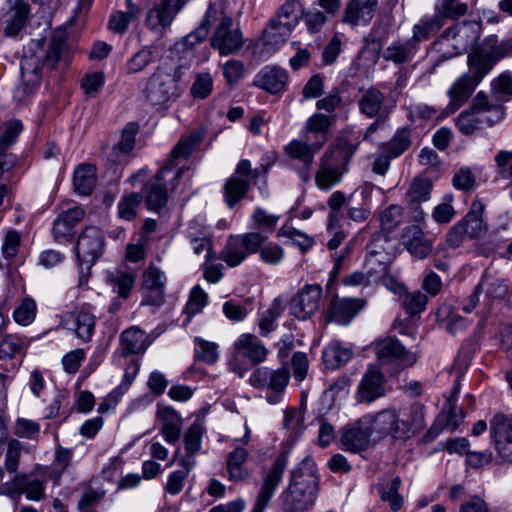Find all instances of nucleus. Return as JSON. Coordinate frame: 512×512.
Segmentation results:
<instances>
[{
    "label": "nucleus",
    "mask_w": 512,
    "mask_h": 512,
    "mask_svg": "<svg viewBox=\"0 0 512 512\" xmlns=\"http://www.w3.org/2000/svg\"><path fill=\"white\" fill-rule=\"evenodd\" d=\"M335 120L336 116L314 113L305 122L300 135L312 142L315 148L322 149L329 139L330 130Z\"/></svg>",
    "instance_id": "nucleus-24"
},
{
    "label": "nucleus",
    "mask_w": 512,
    "mask_h": 512,
    "mask_svg": "<svg viewBox=\"0 0 512 512\" xmlns=\"http://www.w3.org/2000/svg\"><path fill=\"white\" fill-rule=\"evenodd\" d=\"M204 132L201 130L192 131L189 135L182 137L170 152L166 164L159 169L153 179L145 186V203L149 210L158 211L163 208L168 200V191H173L178 183L183 168H178L179 160H187L195 148L201 143Z\"/></svg>",
    "instance_id": "nucleus-2"
},
{
    "label": "nucleus",
    "mask_w": 512,
    "mask_h": 512,
    "mask_svg": "<svg viewBox=\"0 0 512 512\" xmlns=\"http://www.w3.org/2000/svg\"><path fill=\"white\" fill-rule=\"evenodd\" d=\"M371 439H373V435L370 432L369 421H365V415L342 429L341 442L350 452L366 451L370 446Z\"/></svg>",
    "instance_id": "nucleus-20"
},
{
    "label": "nucleus",
    "mask_w": 512,
    "mask_h": 512,
    "mask_svg": "<svg viewBox=\"0 0 512 512\" xmlns=\"http://www.w3.org/2000/svg\"><path fill=\"white\" fill-rule=\"evenodd\" d=\"M511 55V40L499 42L497 36H489L481 47L468 54V72L463 74L479 85L500 59Z\"/></svg>",
    "instance_id": "nucleus-5"
},
{
    "label": "nucleus",
    "mask_w": 512,
    "mask_h": 512,
    "mask_svg": "<svg viewBox=\"0 0 512 512\" xmlns=\"http://www.w3.org/2000/svg\"><path fill=\"white\" fill-rule=\"evenodd\" d=\"M67 324L70 325L69 329L75 331L78 338L88 341L94 331L95 317L88 311L80 310L71 316V320H68Z\"/></svg>",
    "instance_id": "nucleus-46"
},
{
    "label": "nucleus",
    "mask_w": 512,
    "mask_h": 512,
    "mask_svg": "<svg viewBox=\"0 0 512 512\" xmlns=\"http://www.w3.org/2000/svg\"><path fill=\"white\" fill-rule=\"evenodd\" d=\"M194 344V358L196 361L212 365L218 360V345L215 342L204 340L201 337H195Z\"/></svg>",
    "instance_id": "nucleus-55"
},
{
    "label": "nucleus",
    "mask_w": 512,
    "mask_h": 512,
    "mask_svg": "<svg viewBox=\"0 0 512 512\" xmlns=\"http://www.w3.org/2000/svg\"><path fill=\"white\" fill-rule=\"evenodd\" d=\"M402 480L399 476H395L390 482L379 484L378 491L383 502H387L390 508L396 512L400 510L404 504L403 497L399 494Z\"/></svg>",
    "instance_id": "nucleus-50"
},
{
    "label": "nucleus",
    "mask_w": 512,
    "mask_h": 512,
    "mask_svg": "<svg viewBox=\"0 0 512 512\" xmlns=\"http://www.w3.org/2000/svg\"><path fill=\"white\" fill-rule=\"evenodd\" d=\"M267 355L268 349L256 335L241 334L233 344L230 370L242 378L251 367L264 362Z\"/></svg>",
    "instance_id": "nucleus-7"
},
{
    "label": "nucleus",
    "mask_w": 512,
    "mask_h": 512,
    "mask_svg": "<svg viewBox=\"0 0 512 512\" xmlns=\"http://www.w3.org/2000/svg\"><path fill=\"white\" fill-rule=\"evenodd\" d=\"M490 434L498 456L512 463V417L496 414L490 421Z\"/></svg>",
    "instance_id": "nucleus-18"
},
{
    "label": "nucleus",
    "mask_w": 512,
    "mask_h": 512,
    "mask_svg": "<svg viewBox=\"0 0 512 512\" xmlns=\"http://www.w3.org/2000/svg\"><path fill=\"white\" fill-rule=\"evenodd\" d=\"M296 26L287 21L272 18L263 31V41L267 45H279L286 41Z\"/></svg>",
    "instance_id": "nucleus-41"
},
{
    "label": "nucleus",
    "mask_w": 512,
    "mask_h": 512,
    "mask_svg": "<svg viewBox=\"0 0 512 512\" xmlns=\"http://www.w3.org/2000/svg\"><path fill=\"white\" fill-rule=\"evenodd\" d=\"M484 210V204L475 200L464 218L459 221L467 232V236L471 239L479 238L487 232V225L483 219Z\"/></svg>",
    "instance_id": "nucleus-34"
},
{
    "label": "nucleus",
    "mask_w": 512,
    "mask_h": 512,
    "mask_svg": "<svg viewBox=\"0 0 512 512\" xmlns=\"http://www.w3.org/2000/svg\"><path fill=\"white\" fill-rule=\"evenodd\" d=\"M472 110L476 111L483 120L486 127H493L504 120L506 115L505 106L499 100L479 91L471 100Z\"/></svg>",
    "instance_id": "nucleus-23"
},
{
    "label": "nucleus",
    "mask_w": 512,
    "mask_h": 512,
    "mask_svg": "<svg viewBox=\"0 0 512 512\" xmlns=\"http://www.w3.org/2000/svg\"><path fill=\"white\" fill-rule=\"evenodd\" d=\"M377 5L378 0H349L341 21L352 28L367 26L375 15Z\"/></svg>",
    "instance_id": "nucleus-27"
},
{
    "label": "nucleus",
    "mask_w": 512,
    "mask_h": 512,
    "mask_svg": "<svg viewBox=\"0 0 512 512\" xmlns=\"http://www.w3.org/2000/svg\"><path fill=\"white\" fill-rule=\"evenodd\" d=\"M149 335L136 326L127 328L120 334V354L124 357L144 354L151 345Z\"/></svg>",
    "instance_id": "nucleus-30"
},
{
    "label": "nucleus",
    "mask_w": 512,
    "mask_h": 512,
    "mask_svg": "<svg viewBox=\"0 0 512 512\" xmlns=\"http://www.w3.org/2000/svg\"><path fill=\"white\" fill-rule=\"evenodd\" d=\"M301 480L319 482L315 462L311 458H304L290 473V481Z\"/></svg>",
    "instance_id": "nucleus-62"
},
{
    "label": "nucleus",
    "mask_w": 512,
    "mask_h": 512,
    "mask_svg": "<svg viewBox=\"0 0 512 512\" xmlns=\"http://www.w3.org/2000/svg\"><path fill=\"white\" fill-rule=\"evenodd\" d=\"M322 287L318 284L305 285L289 303L290 314L298 320L305 321L314 315L320 306Z\"/></svg>",
    "instance_id": "nucleus-16"
},
{
    "label": "nucleus",
    "mask_w": 512,
    "mask_h": 512,
    "mask_svg": "<svg viewBox=\"0 0 512 512\" xmlns=\"http://www.w3.org/2000/svg\"><path fill=\"white\" fill-rule=\"evenodd\" d=\"M403 239L407 250L412 255L423 259L430 254L432 246L418 226L412 225L406 228Z\"/></svg>",
    "instance_id": "nucleus-38"
},
{
    "label": "nucleus",
    "mask_w": 512,
    "mask_h": 512,
    "mask_svg": "<svg viewBox=\"0 0 512 512\" xmlns=\"http://www.w3.org/2000/svg\"><path fill=\"white\" fill-rule=\"evenodd\" d=\"M37 305L34 299L25 297L20 305L14 310L13 318L16 323L22 326L30 325L36 316Z\"/></svg>",
    "instance_id": "nucleus-63"
},
{
    "label": "nucleus",
    "mask_w": 512,
    "mask_h": 512,
    "mask_svg": "<svg viewBox=\"0 0 512 512\" xmlns=\"http://www.w3.org/2000/svg\"><path fill=\"white\" fill-rule=\"evenodd\" d=\"M73 184L75 192L78 195H90L96 184L95 166L91 164H80L74 172Z\"/></svg>",
    "instance_id": "nucleus-40"
},
{
    "label": "nucleus",
    "mask_w": 512,
    "mask_h": 512,
    "mask_svg": "<svg viewBox=\"0 0 512 512\" xmlns=\"http://www.w3.org/2000/svg\"><path fill=\"white\" fill-rule=\"evenodd\" d=\"M142 200L143 196L140 193L124 195L118 203L119 217L127 221L135 219Z\"/></svg>",
    "instance_id": "nucleus-58"
},
{
    "label": "nucleus",
    "mask_w": 512,
    "mask_h": 512,
    "mask_svg": "<svg viewBox=\"0 0 512 512\" xmlns=\"http://www.w3.org/2000/svg\"><path fill=\"white\" fill-rule=\"evenodd\" d=\"M283 312V307L279 299H275L273 305L266 310L259 320V331L263 337L268 336L277 327V319Z\"/></svg>",
    "instance_id": "nucleus-60"
},
{
    "label": "nucleus",
    "mask_w": 512,
    "mask_h": 512,
    "mask_svg": "<svg viewBox=\"0 0 512 512\" xmlns=\"http://www.w3.org/2000/svg\"><path fill=\"white\" fill-rule=\"evenodd\" d=\"M289 380L290 371L286 366L277 369L258 367L249 377V383L254 388L266 390L265 399L270 404H277L282 400Z\"/></svg>",
    "instance_id": "nucleus-8"
},
{
    "label": "nucleus",
    "mask_w": 512,
    "mask_h": 512,
    "mask_svg": "<svg viewBox=\"0 0 512 512\" xmlns=\"http://www.w3.org/2000/svg\"><path fill=\"white\" fill-rule=\"evenodd\" d=\"M352 132L342 131L320 158L315 183L320 190H330L341 182L349 170V163L359 147Z\"/></svg>",
    "instance_id": "nucleus-4"
},
{
    "label": "nucleus",
    "mask_w": 512,
    "mask_h": 512,
    "mask_svg": "<svg viewBox=\"0 0 512 512\" xmlns=\"http://www.w3.org/2000/svg\"><path fill=\"white\" fill-rule=\"evenodd\" d=\"M470 28L473 32L471 41H476L479 37L480 24L477 22L464 21L461 25H455L446 29L441 37L434 43L435 49L440 53L435 63L438 65L448 59H451L461 53L463 45L459 41L454 43L457 37L466 29Z\"/></svg>",
    "instance_id": "nucleus-15"
},
{
    "label": "nucleus",
    "mask_w": 512,
    "mask_h": 512,
    "mask_svg": "<svg viewBox=\"0 0 512 512\" xmlns=\"http://www.w3.org/2000/svg\"><path fill=\"white\" fill-rule=\"evenodd\" d=\"M210 43L221 55H231L242 48L243 35L230 16L222 15Z\"/></svg>",
    "instance_id": "nucleus-14"
},
{
    "label": "nucleus",
    "mask_w": 512,
    "mask_h": 512,
    "mask_svg": "<svg viewBox=\"0 0 512 512\" xmlns=\"http://www.w3.org/2000/svg\"><path fill=\"white\" fill-rule=\"evenodd\" d=\"M27 349L26 339L17 334H7L0 341V360H13L23 356Z\"/></svg>",
    "instance_id": "nucleus-48"
},
{
    "label": "nucleus",
    "mask_w": 512,
    "mask_h": 512,
    "mask_svg": "<svg viewBox=\"0 0 512 512\" xmlns=\"http://www.w3.org/2000/svg\"><path fill=\"white\" fill-rule=\"evenodd\" d=\"M143 305L160 307L164 303L167 278L162 270L149 265L142 273Z\"/></svg>",
    "instance_id": "nucleus-19"
},
{
    "label": "nucleus",
    "mask_w": 512,
    "mask_h": 512,
    "mask_svg": "<svg viewBox=\"0 0 512 512\" xmlns=\"http://www.w3.org/2000/svg\"><path fill=\"white\" fill-rule=\"evenodd\" d=\"M386 378L375 366H369L357 387L356 398L359 403L370 404L386 395Z\"/></svg>",
    "instance_id": "nucleus-21"
},
{
    "label": "nucleus",
    "mask_w": 512,
    "mask_h": 512,
    "mask_svg": "<svg viewBox=\"0 0 512 512\" xmlns=\"http://www.w3.org/2000/svg\"><path fill=\"white\" fill-rule=\"evenodd\" d=\"M357 101L360 114L367 118L390 116L395 104L388 103L386 96L378 88L360 89Z\"/></svg>",
    "instance_id": "nucleus-22"
},
{
    "label": "nucleus",
    "mask_w": 512,
    "mask_h": 512,
    "mask_svg": "<svg viewBox=\"0 0 512 512\" xmlns=\"http://www.w3.org/2000/svg\"><path fill=\"white\" fill-rule=\"evenodd\" d=\"M189 0H159L146 15V26L155 34L163 36L176 16Z\"/></svg>",
    "instance_id": "nucleus-13"
},
{
    "label": "nucleus",
    "mask_w": 512,
    "mask_h": 512,
    "mask_svg": "<svg viewBox=\"0 0 512 512\" xmlns=\"http://www.w3.org/2000/svg\"><path fill=\"white\" fill-rule=\"evenodd\" d=\"M296 26L287 21L272 18L263 31V41L267 45H279L286 41Z\"/></svg>",
    "instance_id": "nucleus-44"
},
{
    "label": "nucleus",
    "mask_w": 512,
    "mask_h": 512,
    "mask_svg": "<svg viewBox=\"0 0 512 512\" xmlns=\"http://www.w3.org/2000/svg\"><path fill=\"white\" fill-rule=\"evenodd\" d=\"M314 144L301 137L292 139L285 147V154L292 160L298 161L299 166L294 167L302 181L307 182L311 177V169L314 163L315 154L320 151Z\"/></svg>",
    "instance_id": "nucleus-17"
},
{
    "label": "nucleus",
    "mask_w": 512,
    "mask_h": 512,
    "mask_svg": "<svg viewBox=\"0 0 512 512\" xmlns=\"http://www.w3.org/2000/svg\"><path fill=\"white\" fill-rule=\"evenodd\" d=\"M296 26L287 21L272 18L263 31V41L267 45H279L286 41Z\"/></svg>",
    "instance_id": "nucleus-43"
},
{
    "label": "nucleus",
    "mask_w": 512,
    "mask_h": 512,
    "mask_svg": "<svg viewBox=\"0 0 512 512\" xmlns=\"http://www.w3.org/2000/svg\"><path fill=\"white\" fill-rule=\"evenodd\" d=\"M455 125L460 131L461 134L465 136H470L475 133V131L483 129L486 127L483 120L479 117L476 111L472 110V106L469 105L468 108L463 110L455 119Z\"/></svg>",
    "instance_id": "nucleus-51"
},
{
    "label": "nucleus",
    "mask_w": 512,
    "mask_h": 512,
    "mask_svg": "<svg viewBox=\"0 0 512 512\" xmlns=\"http://www.w3.org/2000/svg\"><path fill=\"white\" fill-rule=\"evenodd\" d=\"M448 115H446V107L443 109H438L434 106H429L427 104H417L410 108L408 117L412 122H416L418 120H443Z\"/></svg>",
    "instance_id": "nucleus-56"
},
{
    "label": "nucleus",
    "mask_w": 512,
    "mask_h": 512,
    "mask_svg": "<svg viewBox=\"0 0 512 512\" xmlns=\"http://www.w3.org/2000/svg\"><path fill=\"white\" fill-rule=\"evenodd\" d=\"M154 49L152 46H143L140 50L132 55L126 62L125 70L128 74L141 72L149 64L153 62Z\"/></svg>",
    "instance_id": "nucleus-57"
},
{
    "label": "nucleus",
    "mask_w": 512,
    "mask_h": 512,
    "mask_svg": "<svg viewBox=\"0 0 512 512\" xmlns=\"http://www.w3.org/2000/svg\"><path fill=\"white\" fill-rule=\"evenodd\" d=\"M377 357L381 360H399L404 366H412L418 359L415 352L406 350L396 338H385L376 346Z\"/></svg>",
    "instance_id": "nucleus-29"
},
{
    "label": "nucleus",
    "mask_w": 512,
    "mask_h": 512,
    "mask_svg": "<svg viewBox=\"0 0 512 512\" xmlns=\"http://www.w3.org/2000/svg\"><path fill=\"white\" fill-rule=\"evenodd\" d=\"M288 464V452H281L270 469L263 476V483L256 501L268 505L279 484Z\"/></svg>",
    "instance_id": "nucleus-26"
},
{
    "label": "nucleus",
    "mask_w": 512,
    "mask_h": 512,
    "mask_svg": "<svg viewBox=\"0 0 512 512\" xmlns=\"http://www.w3.org/2000/svg\"><path fill=\"white\" fill-rule=\"evenodd\" d=\"M365 305V300L360 298H339L338 296H333L327 315L332 322L348 325L363 310Z\"/></svg>",
    "instance_id": "nucleus-25"
},
{
    "label": "nucleus",
    "mask_w": 512,
    "mask_h": 512,
    "mask_svg": "<svg viewBox=\"0 0 512 512\" xmlns=\"http://www.w3.org/2000/svg\"><path fill=\"white\" fill-rule=\"evenodd\" d=\"M222 311L229 320L240 322L243 321L252 311V302L250 299H247L243 302L230 299L224 302Z\"/></svg>",
    "instance_id": "nucleus-59"
},
{
    "label": "nucleus",
    "mask_w": 512,
    "mask_h": 512,
    "mask_svg": "<svg viewBox=\"0 0 512 512\" xmlns=\"http://www.w3.org/2000/svg\"><path fill=\"white\" fill-rule=\"evenodd\" d=\"M463 419V411L457 409L456 400L450 397L446 401L436 423L429 429L428 433L437 436L445 428L453 432L460 426Z\"/></svg>",
    "instance_id": "nucleus-33"
},
{
    "label": "nucleus",
    "mask_w": 512,
    "mask_h": 512,
    "mask_svg": "<svg viewBox=\"0 0 512 512\" xmlns=\"http://www.w3.org/2000/svg\"><path fill=\"white\" fill-rule=\"evenodd\" d=\"M272 164V160L267 159L264 162V159H262L260 166L252 169L249 160H240L234 173L226 180L223 186V196L227 206L232 209L244 199L250 190L251 183L256 182L259 177L265 178Z\"/></svg>",
    "instance_id": "nucleus-6"
},
{
    "label": "nucleus",
    "mask_w": 512,
    "mask_h": 512,
    "mask_svg": "<svg viewBox=\"0 0 512 512\" xmlns=\"http://www.w3.org/2000/svg\"><path fill=\"white\" fill-rule=\"evenodd\" d=\"M30 13L29 5L24 2L16 3L8 13L4 34L7 37L16 36L24 27Z\"/></svg>",
    "instance_id": "nucleus-47"
},
{
    "label": "nucleus",
    "mask_w": 512,
    "mask_h": 512,
    "mask_svg": "<svg viewBox=\"0 0 512 512\" xmlns=\"http://www.w3.org/2000/svg\"><path fill=\"white\" fill-rule=\"evenodd\" d=\"M478 284H483L485 292V303L490 306L496 299L504 298L508 293V286L504 281L495 279L488 274H484Z\"/></svg>",
    "instance_id": "nucleus-54"
},
{
    "label": "nucleus",
    "mask_w": 512,
    "mask_h": 512,
    "mask_svg": "<svg viewBox=\"0 0 512 512\" xmlns=\"http://www.w3.org/2000/svg\"><path fill=\"white\" fill-rule=\"evenodd\" d=\"M366 420L370 423V432L375 441L385 438L405 441L420 433L426 426L424 406L420 403L411 404L403 412L396 408H386L366 414Z\"/></svg>",
    "instance_id": "nucleus-3"
},
{
    "label": "nucleus",
    "mask_w": 512,
    "mask_h": 512,
    "mask_svg": "<svg viewBox=\"0 0 512 512\" xmlns=\"http://www.w3.org/2000/svg\"><path fill=\"white\" fill-rule=\"evenodd\" d=\"M318 486L319 482L289 481V486L283 492V495H285L287 501L288 498H291V505L294 509L303 510L314 504Z\"/></svg>",
    "instance_id": "nucleus-28"
},
{
    "label": "nucleus",
    "mask_w": 512,
    "mask_h": 512,
    "mask_svg": "<svg viewBox=\"0 0 512 512\" xmlns=\"http://www.w3.org/2000/svg\"><path fill=\"white\" fill-rule=\"evenodd\" d=\"M432 182L428 178L416 177L406 194L407 202L410 205L421 204L431 197Z\"/></svg>",
    "instance_id": "nucleus-53"
},
{
    "label": "nucleus",
    "mask_w": 512,
    "mask_h": 512,
    "mask_svg": "<svg viewBox=\"0 0 512 512\" xmlns=\"http://www.w3.org/2000/svg\"><path fill=\"white\" fill-rule=\"evenodd\" d=\"M491 96L504 105L512 98V76L503 73L491 82Z\"/></svg>",
    "instance_id": "nucleus-61"
},
{
    "label": "nucleus",
    "mask_w": 512,
    "mask_h": 512,
    "mask_svg": "<svg viewBox=\"0 0 512 512\" xmlns=\"http://www.w3.org/2000/svg\"><path fill=\"white\" fill-rule=\"evenodd\" d=\"M417 52L418 47L410 38L405 41L395 40L384 50L383 58L395 65H403L410 62Z\"/></svg>",
    "instance_id": "nucleus-37"
},
{
    "label": "nucleus",
    "mask_w": 512,
    "mask_h": 512,
    "mask_svg": "<svg viewBox=\"0 0 512 512\" xmlns=\"http://www.w3.org/2000/svg\"><path fill=\"white\" fill-rule=\"evenodd\" d=\"M45 39H32L20 62L21 82L15 88L13 97L24 102L39 87L42 78V67L55 69L60 63L67 64L69 51L67 35L63 31L55 32L43 50Z\"/></svg>",
    "instance_id": "nucleus-1"
},
{
    "label": "nucleus",
    "mask_w": 512,
    "mask_h": 512,
    "mask_svg": "<svg viewBox=\"0 0 512 512\" xmlns=\"http://www.w3.org/2000/svg\"><path fill=\"white\" fill-rule=\"evenodd\" d=\"M248 451L242 447H236L227 456L226 466L228 479L233 482L246 481L250 472L246 466Z\"/></svg>",
    "instance_id": "nucleus-36"
},
{
    "label": "nucleus",
    "mask_w": 512,
    "mask_h": 512,
    "mask_svg": "<svg viewBox=\"0 0 512 512\" xmlns=\"http://www.w3.org/2000/svg\"><path fill=\"white\" fill-rule=\"evenodd\" d=\"M353 356L351 347L340 341H332L322 353V359L328 369H337L346 364Z\"/></svg>",
    "instance_id": "nucleus-39"
},
{
    "label": "nucleus",
    "mask_w": 512,
    "mask_h": 512,
    "mask_svg": "<svg viewBox=\"0 0 512 512\" xmlns=\"http://www.w3.org/2000/svg\"><path fill=\"white\" fill-rule=\"evenodd\" d=\"M443 25V21L439 20V16H436L435 14L432 16H425L419 21V23L414 25L413 35L410 39L418 47L420 42L428 40L429 37L438 32Z\"/></svg>",
    "instance_id": "nucleus-49"
},
{
    "label": "nucleus",
    "mask_w": 512,
    "mask_h": 512,
    "mask_svg": "<svg viewBox=\"0 0 512 512\" xmlns=\"http://www.w3.org/2000/svg\"><path fill=\"white\" fill-rule=\"evenodd\" d=\"M296 26L287 21L272 18L263 31V41L267 45H279L286 41Z\"/></svg>",
    "instance_id": "nucleus-42"
},
{
    "label": "nucleus",
    "mask_w": 512,
    "mask_h": 512,
    "mask_svg": "<svg viewBox=\"0 0 512 512\" xmlns=\"http://www.w3.org/2000/svg\"><path fill=\"white\" fill-rule=\"evenodd\" d=\"M217 16L218 10L216 5L210 3L199 26L184 36L180 41L176 42L171 52L180 59H193L197 46L206 39L211 25L217 20Z\"/></svg>",
    "instance_id": "nucleus-11"
},
{
    "label": "nucleus",
    "mask_w": 512,
    "mask_h": 512,
    "mask_svg": "<svg viewBox=\"0 0 512 512\" xmlns=\"http://www.w3.org/2000/svg\"><path fill=\"white\" fill-rule=\"evenodd\" d=\"M144 95L150 104L164 107L175 101L180 93L175 79L158 69L148 79Z\"/></svg>",
    "instance_id": "nucleus-12"
},
{
    "label": "nucleus",
    "mask_w": 512,
    "mask_h": 512,
    "mask_svg": "<svg viewBox=\"0 0 512 512\" xmlns=\"http://www.w3.org/2000/svg\"><path fill=\"white\" fill-rule=\"evenodd\" d=\"M136 274L125 269H115L105 275L106 283L120 298L127 299L134 287Z\"/></svg>",
    "instance_id": "nucleus-35"
},
{
    "label": "nucleus",
    "mask_w": 512,
    "mask_h": 512,
    "mask_svg": "<svg viewBox=\"0 0 512 512\" xmlns=\"http://www.w3.org/2000/svg\"><path fill=\"white\" fill-rule=\"evenodd\" d=\"M267 237L260 232H249L241 235H231L223 250L220 259L228 266L240 265L248 255L256 253Z\"/></svg>",
    "instance_id": "nucleus-10"
},
{
    "label": "nucleus",
    "mask_w": 512,
    "mask_h": 512,
    "mask_svg": "<svg viewBox=\"0 0 512 512\" xmlns=\"http://www.w3.org/2000/svg\"><path fill=\"white\" fill-rule=\"evenodd\" d=\"M412 145V128L404 126L396 130L392 138L383 145V149L394 159L405 153Z\"/></svg>",
    "instance_id": "nucleus-45"
},
{
    "label": "nucleus",
    "mask_w": 512,
    "mask_h": 512,
    "mask_svg": "<svg viewBox=\"0 0 512 512\" xmlns=\"http://www.w3.org/2000/svg\"><path fill=\"white\" fill-rule=\"evenodd\" d=\"M105 246V236L101 229L89 226L84 229L75 247L80 281L86 277L91 267L102 255Z\"/></svg>",
    "instance_id": "nucleus-9"
},
{
    "label": "nucleus",
    "mask_w": 512,
    "mask_h": 512,
    "mask_svg": "<svg viewBox=\"0 0 512 512\" xmlns=\"http://www.w3.org/2000/svg\"><path fill=\"white\" fill-rule=\"evenodd\" d=\"M468 12V5L459 0H437L435 5V15L439 16L440 21L446 19H458Z\"/></svg>",
    "instance_id": "nucleus-52"
},
{
    "label": "nucleus",
    "mask_w": 512,
    "mask_h": 512,
    "mask_svg": "<svg viewBox=\"0 0 512 512\" xmlns=\"http://www.w3.org/2000/svg\"><path fill=\"white\" fill-rule=\"evenodd\" d=\"M428 298L420 291L407 293L402 300V307L407 314L414 316L425 310Z\"/></svg>",
    "instance_id": "nucleus-64"
},
{
    "label": "nucleus",
    "mask_w": 512,
    "mask_h": 512,
    "mask_svg": "<svg viewBox=\"0 0 512 512\" xmlns=\"http://www.w3.org/2000/svg\"><path fill=\"white\" fill-rule=\"evenodd\" d=\"M288 78L289 76L285 69L267 65L256 74L254 85L270 94H277L285 89Z\"/></svg>",
    "instance_id": "nucleus-31"
},
{
    "label": "nucleus",
    "mask_w": 512,
    "mask_h": 512,
    "mask_svg": "<svg viewBox=\"0 0 512 512\" xmlns=\"http://www.w3.org/2000/svg\"><path fill=\"white\" fill-rule=\"evenodd\" d=\"M477 86L467 75L461 74L447 91L450 102L446 106V115L453 114L463 106L472 96Z\"/></svg>",
    "instance_id": "nucleus-32"
}]
</instances>
